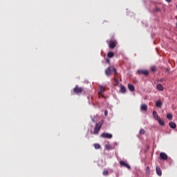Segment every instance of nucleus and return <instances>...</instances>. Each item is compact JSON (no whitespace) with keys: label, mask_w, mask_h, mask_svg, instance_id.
<instances>
[{"label":"nucleus","mask_w":177,"mask_h":177,"mask_svg":"<svg viewBox=\"0 0 177 177\" xmlns=\"http://www.w3.org/2000/svg\"><path fill=\"white\" fill-rule=\"evenodd\" d=\"M114 85H117L118 82H120V80H118V79H117L116 77L114 78Z\"/></svg>","instance_id":"a878e982"},{"label":"nucleus","mask_w":177,"mask_h":177,"mask_svg":"<svg viewBox=\"0 0 177 177\" xmlns=\"http://www.w3.org/2000/svg\"><path fill=\"white\" fill-rule=\"evenodd\" d=\"M119 162L121 167H124L125 168H127V169H131V166H129L127 162L122 160H120Z\"/></svg>","instance_id":"6e6552de"},{"label":"nucleus","mask_w":177,"mask_h":177,"mask_svg":"<svg viewBox=\"0 0 177 177\" xmlns=\"http://www.w3.org/2000/svg\"><path fill=\"white\" fill-rule=\"evenodd\" d=\"M102 125H103V120L96 124L93 131L94 135H97V133H99V131H100V128H102Z\"/></svg>","instance_id":"f03ea898"},{"label":"nucleus","mask_w":177,"mask_h":177,"mask_svg":"<svg viewBox=\"0 0 177 177\" xmlns=\"http://www.w3.org/2000/svg\"><path fill=\"white\" fill-rule=\"evenodd\" d=\"M109 114V111L107 110L104 111V115L107 116Z\"/></svg>","instance_id":"c756f323"},{"label":"nucleus","mask_w":177,"mask_h":177,"mask_svg":"<svg viewBox=\"0 0 177 177\" xmlns=\"http://www.w3.org/2000/svg\"><path fill=\"white\" fill-rule=\"evenodd\" d=\"M106 91V88L103 87V86H100V88H98L97 94L99 96H102V94L103 92Z\"/></svg>","instance_id":"1a4fd4ad"},{"label":"nucleus","mask_w":177,"mask_h":177,"mask_svg":"<svg viewBox=\"0 0 177 177\" xmlns=\"http://www.w3.org/2000/svg\"><path fill=\"white\" fill-rule=\"evenodd\" d=\"M107 56L109 59H111V57H114V53L111 52V51H109L108 53H107Z\"/></svg>","instance_id":"a211bd4d"},{"label":"nucleus","mask_w":177,"mask_h":177,"mask_svg":"<svg viewBox=\"0 0 177 177\" xmlns=\"http://www.w3.org/2000/svg\"><path fill=\"white\" fill-rule=\"evenodd\" d=\"M156 105L157 107L161 108L162 106V102L160 100L156 101Z\"/></svg>","instance_id":"f3484780"},{"label":"nucleus","mask_w":177,"mask_h":177,"mask_svg":"<svg viewBox=\"0 0 177 177\" xmlns=\"http://www.w3.org/2000/svg\"><path fill=\"white\" fill-rule=\"evenodd\" d=\"M160 157L162 160H168V155L164 152L160 153Z\"/></svg>","instance_id":"9b49d317"},{"label":"nucleus","mask_w":177,"mask_h":177,"mask_svg":"<svg viewBox=\"0 0 177 177\" xmlns=\"http://www.w3.org/2000/svg\"><path fill=\"white\" fill-rule=\"evenodd\" d=\"M102 175H104V176L109 175V171L104 170V171L102 172Z\"/></svg>","instance_id":"bb28decb"},{"label":"nucleus","mask_w":177,"mask_h":177,"mask_svg":"<svg viewBox=\"0 0 177 177\" xmlns=\"http://www.w3.org/2000/svg\"><path fill=\"white\" fill-rule=\"evenodd\" d=\"M145 133H146V131H145V129H141L140 130V135H145Z\"/></svg>","instance_id":"b1692460"},{"label":"nucleus","mask_w":177,"mask_h":177,"mask_svg":"<svg viewBox=\"0 0 177 177\" xmlns=\"http://www.w3.org/2000/svg\"><path fill=\"white\" fill-rule=\"evenodd\" d=\"M100 136L101 138H104L105 139H111V138H113V135L109 133H102Z\"/></svg>","instance_id":"39448f33"},{"label":"nucleus","mask_w":177,"mask_h":177,"mask_svg":"<svg viewBox=\"0 0 177 177\" xmlns=\"http://www.w3.org/2000/svg\"><path fill=\"white\" fill-rule=\"evenodd\" d=\"M111 71L117 75V68L113 66H109L106 69H105V74L107 77H110L111 75Z\"/></svg>","instance_id":"f257e3e1"},{"label":"nucleus","mask_w":177,"mask_h":177,"mask_svg":"<svg viewBox=\"0 0 177 177\" xmlns=\"http://www.w3.org/2000/svg\"><path fill=\"white\" fill-rule=\"evenodd\" d=\"M141 111H147V104H142L140 105Z\"/></svg>","instance_id":"f8f14e48"},{"label":"nucleus","mask_w":177,"mask_h":177,"mask_svg":"<svg viewBox=\"0 0 177 177\" xmlns=\"http://www.w3.org/2000/svg\"><path fill=\"white\" fill-rule=\"evenodd\" d=\"M105 63L108 64H110V59L106 58L105 59Z\"/></svg>","instance_id":"c85d7f7f"},{"label":"nucleus","mask_w":177,"mask_h":177,"mask_svg":"<svg viewBox=\"0 0 177 177\" xmlns=\"http://www.w3.org/2000/svg\"><path fill=\"white\" fill-rule=\"evenodd\" d=\"M73 92H75L76 95L82 93V92H84V88L80 87L78 86H75V88H73Z\"/></svg>","instance_id":"7ed1b4c3"},{"label":"nucleus","mask_w":177,"mask_h":177,"mask_svg":"<svg viewBox=\"0 0 177 177\" xmlns=\"http://www.w3.org/2000/svg\"><path fill=\"white\" fill-rule=\"evenodd\" d=\"M92 121H93V122H95V119H93Z\"/></svg>","instance_id":"2f4dec72"},{"label":"nucleus","mask_w":177,"mask_h":177,"mask_svg":"<svg viewBox=\"0 0 177 177\" xmlns=\"http://www.w3.org/2000/svg\"><path fill=\"white\" fill-rule=\"evenodd\" d=\"M106 150H111L113 148L111 147V145H105L104 146Z\"/></svg>","instance_id":"412c9836"},{"label":"nucleus","mask_w":177,"mask_h":177,"mask_svg":"<svg viewBox=\"0 0 177 177\" xmlns=\"http://www.w3.org/2000/svg\"><path fill=\"white\" fill-rule=\"evenodd\" d=\"M156 89H158V91H160V92H162V91H164V86L161 84H158L156 85Z\"/></svg>","instance_id":"ddd939ff"},{"label":"nucleus","mask_w":177,"mask_h":177,"mask_svg":"<svg viewBox=\"0 0 177 177\" xmlns=\"http://www.w3.org/2000/svg\"><path fill=\"white\" fill-rule=\"evenodd\" d=\"M128 88L131 91V92H133L135 91V87L132 84H128Z\"/></svg>","instance_id":"6ab92c4d"},{"label":"nucleus","mask_w":177,"mask_h":177,"mask_svg":"<svg viewBox=\"0 0 177 177\" xmlns=\"http://www.w3.org/2000/svg\"><path fill=\"white\" fill-rule=\"evenodd\" d=\"M120 88L121 93H125L127 92V88L122 84H120Z\"/></svg>","instance_id":"4468645a"},{"label":"nucleus","mask_w":177,"mask_h":177,"mask_svg":"<svg viewBox=\"0 0 177 177\" xmlns=\"http://www.w3.org/2000/svg\"><path fill=\"white\" fill-rule=\"evenodd\" d=\"M156 171L157 175H158V176H161V175H162V171L161 170V168L160 167L156 166Z\"/></svg>","instance_id":"9d476101"},{"label":"nucleus","mask_w":177,"mask_h":177,"mask_svg":"<svg viewBox=\"0 0 177 177\" xmlns=\"http://www.w3.org/2000/svg\"><path fill=\"white\" fill-rule=\"evenodd\" d=\"M169 125L170 128H172L173 129H175V128H176V123H175L174 122H170L169 123Z\"/></svg>","instance_id":"2eb2a0df"},{"label":"nucleus","mask_w":177,"mask_h":177,"mask_svg":"<svg viewBox=\"0 0 177 177\" xmlns=\"http://www.w3.org/2000/svg\"><path fill=\"white\" fill-rule=\"evenodd\" d=\"M145 174H146L147 176H149V175H150V167L147 166L146 167Z\"/></svg>","instance_id":"dca6fc26"},{"label":"nucleus","mask_w":177,"mask_h":177,"mask_svg":"<svg viewBox=\"0 0 177 177\" xmlns=\"http://www.w3.org/2000/svg\"><path fill=\"white\" fill-rule=\"evenodd\" d=\"M94 147H95V149H100V145L94 144Z\"/></svg>","instance_id":"393cba45"},{"label":"nucleus","mask_w":177,"mask_h":177,"mask_svg":"<svg viewBox=\"0 0 177 177\" xmlns=\"http://www.w3.org/2000/svg\"><path fill=\"white\" fill-rule=\"evenodd\" d=\"M172 0H165L166 2L171 3Z\"/></svg>","instance_id":"7c9ffc66"},{"label":"nucleus","mask_w":177,"mask_h":177,"mask_svg":"<svg viewBox=\"0 0 177 177\" xmlns=\"http://www.w3.org/2000/svg\"><path fill=\"white\" fill-rule=\"evenodd\" d=\"M151 71H152V73H156L157 72V67H156V66H152L151 67Z\"/></svg>","instance_id":"aec40b11"},{"label":"nucleus","mask_w":177,"mask_h":177,"mask_svg":"<svg viewBox=\"0 0 177 177\" xmlns=\"http://www.w3.org/2000/svg\"><path fill=\"white\" fill-rule=\"evenodd\" d=\"M137 74H138V75H141V74L142 75H145V77H147V75H149V71H145V70H138L137 71Z\"/></svg>","instance_id":"20e7f679"},{"label":"nucleus","mask_w":177,"mask_h":177,"mask_svg":"<svg viewBox=\"0 0 177 177\" xmlns=\"http://www.w3.org/2000/svg\"><path fill=\"white\" fill-rule=\"evenodd\" d=\"M156 121L161 125L162 127H164L165 125V122H164L163 120H161V118L160 116L156 115Z\"/></svg>","instance_id":"0eeeda50"},{"label":"nucleus","mask_w":177,"mask_h":177,"mask_svg":"<svg viewBox=\"0 0 177 177\" xmlns=\"http://www.w3.org/2000/svg\"><path fill=\"white\" fill-rule=\"evenodd\" d=\"M153 12H161V9H160L158 7H156Z\"/></svg>","instance_id":"cd10ccee"},{"label":"nucleus","mask_w":177,"mask_h":177,"mask_svg":"<svg viewBox=\"0 0 177 177\" xmlns=\"http://www.w3.org/2000/svg\"><path fill=\"white\" fill-rule=\"evenodd\" d=\"M172 117H173V115H172L171 113H168V114L167 115V120H172Z\"/></svg>","instance_id":"5701e85b"},{"label":"nucleus","mask_w":177,"mask_h":177,"mask_svg":"<svg viewBox=\"0 0 177 177\" xmlns=\"http://www.w3.org/2000/svg\"><path fill=\"white\" fill-rule=\"evenodd\" d=\"M152 114H153V118H155V120H156L157 115H157V111H153Z\"/></svg>","instance_id":"4be33fe9"},{"label":"nucleus","mask_w":177,"mask_h":177,"mask_svg":"<svg viewBox=\"0 0 177 177\" xmlns=\"http://www.w3.org/2000/svg\"><path fill=\"white\" fill-rule=\"evenodd\" d=\"M109 46L110 49H114V48L117 46V41L113 40L110 41Z\"/></svg>","instance_id":"423d86ee"}]
</instances>
